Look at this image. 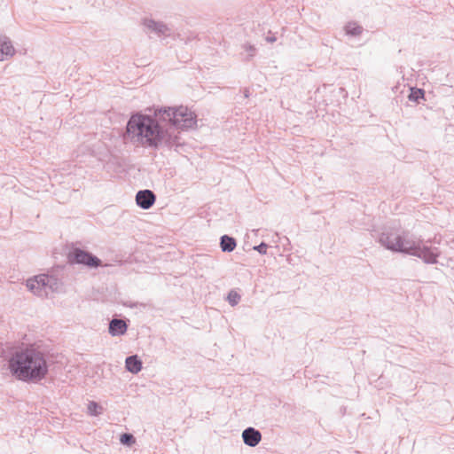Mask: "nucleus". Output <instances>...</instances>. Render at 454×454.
Here are the masks:
<instances>
[{
    "mask_svg": "<svg viewBox=\"0 0 454 454\" xmlns=\"http://www.w3.org/2000/svg\"><path fill=\"white\" fill-rule=\"evenodd\" d=\"M408 99L419 103L420 99H425V90L417 87L411 88Z\"/></svg>",
    "mask_w": 454,
    "mask_h": 454,
    "instance_id": "obj_14",
    "label": "nucleus"
},
{
    "mask_svg": "<svg viewBox=\"0 0 454 454\" xmlns=\"http://www.w3.org/2000/svg\"><path fill=\"white\" fill-rule=\"evenodd\" d=\"M14 53L15 50L11 40L5 35H0V61L12 57Z\"/></svg>",
    "mask_w": 454,
    "mask_h": 454,
    "instance_id": "obj_10",
    "label": "nucleus"
},
{
    "mask_svg": "<svg viewBox=\"0 0 454 454\" xmlns=\"http://www.w3.org/2000/svg\"><path fill=\"white\" fill-rule=\"evenodd\" d=\"M344 31L347 35L351 36V37H356V36H359L363 33L364 28L361 25H359L356 21H348L344 26Z\"/></svg>",
    "mask_w": 454,
    "mask_h": 454,
    "instance_id": "obj_13",
    "label": "nucleus"
},
{
    "mask_svg": "<svg viewBox=\"0 0 454 454\" xmlns=\"http://www.w3.org/2000/svg\"><path fill=\"white\" fill-rule=\"evenodd\" d=\"M242 440L249 447H255L262 440V434L258 429L248 427L242 432Z\"/></svg>",
    "mask_w": 454,
    "mask_h": 454,
    "instance_id": "obj_8",
    "label": "nucleus"
},
{
    "mask_svg": "<svg viewBox=\"0 0 454 454\" xmlns=\"http://www.w3.org/2000/svg\"><path fill=\"white\" fill-rule=\"evenodd\" d=\"M141 23L146 34H154L158 37L168 36L171 34L170 27L162 21L144 18Z\"/></svg>",
    "mask_w": 454,
    "mask_h": 454,
    "instance_id": "obj_6",
    "label": "nucleus"
},
{
    "mask_svg": "<svg viewBox=\"0 0 454 454\" xmlns=\"http://www.w3.org/2000/svg\"><path fill=\"white\" fill-rule=\"evenodd\" d=\"M88 413L91 416H98L102 413V407L95 401H90L88 403Z\"/></svg>",
    "mask_w": 454,
    "mask_h": 454,
    "instance_id": "obj_16",
    "label": "nucleus"
},
{
    "mask_svg": "<svg viewBox=\"0 0 454 454\" xmlns=\"http://www.w3.org/2000/svg\"><path fill=\"white\" fill-rule=\"evenodd\" d=\"M244 97L245 98H248L249 97V90H248V89H245L244 90Z\"/></svg>",
    "mask_w": 454,
    "mask_h": 454,
    "instance_id": "obj_21",
    "label": "nucleus"
},
{
    "mask_svg": "<svg viewBox=\"0 0 454 454\" xmlns=\"http://www.w3.org/2000/svg\"><path fill=\"white\" fill-rule=\"evenodd\" d=\"M378 242L393 253L416 256L427 264L437 263L441 255L439 247L433 245L436 243L435 238L424 239L410 232L402 234L382 232L378 238Z\"/></svg>",
    "mask_w": 454,
    "mask_h": 454,
    "instance_id": "obj_3",
    "label": "nucleus"
},
{
    "mask_svg": "<svg viewBox=\"0 0 454 454\" xmlns=\"http://www.w3.org/2000/svg\"><path fill=\"white\" fill-rule=\"evenodd\" d=\"M243 49L247 53L249 58L254 56L255 51H256L254 45L250 44V43L244 44Z\"/></svg>",
    "mask_w": 454,
    "mask_h": 454,
    "instance_id": "obj_19",
    "label": "nucleus"
},
{
    "mask_svg": "<svg viewBox=\"0 0 454 454\" xmlns=\"http://www.w3.org/2000/svg\"><path fill=\"white\" fill-rule=\"evenodd\" d=\"M156 196L151 190H140L136 194L137 205L145 210L150 209L155 203Z\"/></svg>",
    "mask_w": 454,
    "mask_h": 454,
    "instance_id": "obj_7",
    "label": "nucleus"
},
{
    "mask_svg": "<svg viewBox=\"0 0 454 454\" xmlns=\"http://www.w3.org/2000/svg\"><path fill=\"white\" fill-rule=\"evenodd\" d=\"M143 368V362L137 355L129 356L125 359V369L132 373L137 374Z\"/></svg>",
    "mask_w": 454,
    "mask_h": 454,
    "instance_id": "obj_11",
    "label": "nucleus"
},
{
    "mask_svg": "<svg viewBox=\"0 0 454 454\" xmlns=\"http://www.w3.org/2000/svg\"><path fill=\"white\" fill-rule=\"evenodd\" d=\"M120 442L123 445L131 446L132 444L135 443L136 439L133 436V434H131L129 433H124V434H121Z\"/></svg>",
    "mask_w": 454,
    "mask_h": 454,
    "instance_id": "obj_17",
    "label": "nucleus"
},
{
    "mask_svg": "<svg viewBox=\"0 0 454 454\" xmlns=\"http://www.w3.org/2000/svg\"><path fill=\"white\" fill-rule=\"evenodd\" d=\"M49 361L46 354L29 346L14 351L7 359V369L17 380L38 383L49 374Z\"/></svg>",
    "mask_w": 454,
    "mask_h": 454,
    "instance_id": "obj_2",
    "label": "nucleus"
},
{
    "mask_svg": "<svg viewBox=\"0 0 454 454\" xmlns=\"http://www.w3.org/2000/svg\"><path fill=\"white\" fill-rule=\"evenodd\" d=\"M70 264L82 265L88 269H98L103 266L102 260L92 253L78 247L72 246L67 253Z\"/></svg>",
    "mask_w": 454,
    "mask_h": 454,
    "instance_id": "obj_5",
    "label": "nucleus"
},
{
    "mask_svg": "<svg viewBox=\"0 0 454 454\" xmlns=\"http://www.w3.org/2000/svg\"><path fill=\"white\" fill-rule=\"evenodd\" d=\"M197 126V116L186 106H160L153 114L137 112L127 121V135L130 142L145 148L171 149L179 146V129Z\"/></svg>",
    "mask_w": 454,
    "mask_h": 454,
    "instance_id": "obj_1",
    "label": "nucleus"
},
{
    "mask_svg": "<svg viewBox=\"0 0 454 454\" xmlns=\"http://www.w3.org/2000/svg\"><path fill=\"white\" fill-rule=\"evenodd\" d=\"M240 299L241 295L235 289L230 290L226 297L227 301L231 307L238 305Z\"/></svg>",
    "mask_w": 454,
    "mask_h": 454,
    "instance_id": "obj_15",
    "label": "nucleus"
},
{
    "mask_svg": "<svg viewBox=\"0 0 454 454\" xmlns=\"http://www.w3.org/2000/svg\"><path fill=\"white\" fill-rule=\"evenodd\" d=\"M219 245L223 252L231 253L235 250L237 247V240L232 236L223 234L220 237Z\"/></svg>",
    "mask_w": 454,
    "mask_h": 454,
    "instance_id": "obj_12",
    "label": "nucleus"
},
{
    "mask_svg": "<svg viewBox=\"0 0 454 454\" xmlns=\"http://www.w3.org/2000/svg\"><path fill=\"white\" fill-rule=\"evenodd\" d=\"M268 247V244L262 241L259 245L254 246L253 249L257 251L260 254H266Z\"/></svg>",
    "mask_w": 454,
    "mask_h": 454,
    "instance_id": "obj_18",
    "label": "nucleus"
},
{
    "mask_svg": "<svg viewBox=\"0 0 454 454\" xmlns=\"http://www.w3.org/2000/svg\"><path fill=\"white\" fill-rule=\"evenodd\" d=\"M61 286V280L56 276L49 274H40L27 281L28 290L41 297H47L50 293L58 292Z\"/></svg>",
    "mask_w": 454,
    "mask_h": 454,
    "instance_id": "obj_4",
    "label": "nucleus"
},
{
    "mask_svg": "<svg viewBox=\"0 0 454 454\" xmlns=\"http://www.w3.org/2000/svg\"><path fill=\"white\" fill-rule=\"evenodd\" d=\"M129 320L124 318H115L114 317L109 322L108 332L112 336H121L124 335L128 330Z\"/></svg>",
    "mask_w": 454,
    "mask_h": 454,
    "instance_id": "obj_9",
    "label": "nucleus"
},
{
    "mask_svg": "<svg viewBox=\"0 0 454 454\" xmlns=\"http://www.w3.org/2000/svg\"><path fill=\"white\" fill-rule=\"evenodd\" d=\"M265 40L268 42V43H274L277 41V37L271 34L270 32H269V35L266 36Z\"/></svg>",
    "mask_w": 454,
    "mask_h": 454,
    "instance_id": "obj_20",
    "label": "nucleus"
}]
</instances>
